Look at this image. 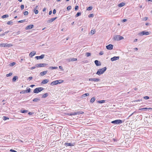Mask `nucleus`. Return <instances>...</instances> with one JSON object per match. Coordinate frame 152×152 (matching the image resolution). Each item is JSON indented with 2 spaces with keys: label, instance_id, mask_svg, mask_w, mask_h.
Here are the masks:
<instances>
[{
  "label": "nucleus",
  "instance_id": "603ef678",
  "mask_svg": "<svg viewBox=\"0 0 152 152\" xmlns=\"http://www.w3.org/2000/svg\"><path fill=\"white\" fill-rule=\"evenodd\" d=\"M10 151L12 152H17L16 151H15V150H13V149H10Z\"/></svg>",
  "mask_w": 152,
  "mask_h": 152
},
{
  "label": "nucleus",
  "instance_id": "aec40b11",
  "mask_svg": "<svg viewBox=\"0 0 152 152\" xmlns=\"http://www.w3.org/2000/svg\"><path fill=\"white\" fill-rule=\"evenodd\" d=\"M48 81L49 80L48 79H45L41 83L43 84H46L47 83Z\"/></svg>",
  "mask_w": 152,
  "mask_h": 152
},
{
  "label": "nucleus",
  "instance_id": "c756f323",
  "mask_svg": "<svg viewBox=\"0 0 152 152\" xmlns=\"http://www.w3.org/2000/svg\"><path fill=\"white\" fill-rule=\"evenodd\" d=\"M58 68L57 67L50 66L49 67V69H56Z\"/></svg>",
  "mask_w": 152,
  "mask_h": 152
},
{
  "label": "nucleus",
  "instance_id": "69168bd1",
  "mask_svg": "<svg viewBox=\"0 0 152 152\" xmlns=\"http://www.w3.org/2000/svg\"><path fill=\"white\" fill-rule=\"evenodd\" d=\"M59 68L60 69H63L62 67L61 66H59Z\"/></svg>",
  "mask_w": 152,
  "mask_h": 152
},
{
  "label": "nucleus",
  "instance_id": "052dcab7",
  "mask_svg": "<svg viewBox=\"0 0 152 152\" xmlns=\"http://www.w3.org/2000/svg\"><path fill=\"white\" fill-rule=\"evenodd\" d=\"M52 13V11H50L49 13V15H50Z\"/></svg>",
  "mask_w": 152,
  "mask_h": 152
},
{
  "label": "nucleus",
  "instance_id": "9d476101",
  "mask_svg": "<svg viewBox=\"0 0 152 152\" xmlns=\"http://www.w3.org/2000/svg\"><path fill=\"white\" fill-rule=\"evenodd\" d=\"M100 80V79L99 78H90L89 79V81H92L95 82H98Z\"/></svg>",
  "mask_w": 152,
  "mask_h": 152
},
{
  "label": "nucleus",
  "instance_id": "20e7f679",
  "mask_svg": "<svg viewBox=\"0 0 152 152\" xmlns=\"http://www.w3.org/2000/svg\"><path fill=\"white\" fill-rule=\"evenodd\" d=\"M122 121L121 120H116L111 122L112 124H120L122 123Z\"/></svg>",
  "mask_w": 152,
  "mask_h": 152
},
{
  "label": "nucleus",
  "instance_id": "4be33fe9",
  "mask_svg": "<svg viewBox=\"0 0 152 152\" xmlns=\"http://www.w3.org/2000/svg\"><path fill=\"white\" fill-rule=\"evenodd\" d=\"M64 145L66 146H72L73 145V144L68 142H65L64 144Z\"/></svg>",
  "mask_w": 152,
  "mask_h": 152
},
{
  "label": "nucleus",
  "instance_id": "dca6fc26",
  "mask_svg": "<svg viewBox=\"0 0 152 152\" xmlns=\"http://www.w3.org/2000/svg\"><path fill=\"white\" fill-rule=\"evenodd\" d=\"M94 63L96 66H100L101 65L100 62L97 60L95 61Z\"/></svg>",
  "mask_w": 152,
  "mask_h": 152
},
{
  "label": "nucleus",
  "instance_id": "58836bf2",
  "mask_svg": "<svg viewBox=\"0 0 152 152\" xmlns=\"http://www.w3.org/2000/svg\"><path fill=\"white\" fill-rule=\"evenodd\" d=\"M72 7L71 6H69L67 7V10H69L71 9Z\"/></svg>",
  "mask_w": 152,
  "mask_h": 152
},
{
  "label": "nucleus",
  "instance_id": "a18cd8bd",
  "mask_svg": "<svg viewBox=\"0 0 152 152\" xmlns=\"http://www.w3.org/2000/svg\"><path fill=\"white\" fill-rule=\"evenodd\" d=\"M34 12L35 14H37L38 13V11L37 10L34 9Z\"/></svg>",
  "mask_w": 152,
  "mask_h": 152
},
{
  "label": "nucleus",
  "instance_id": "4d7b16f0",
  "mask_svg": "<svg viewBox=\"0 0 152 152\" xmlns=\"http://www.w3.org/2000/svg\"><path fill=\"white\" fill-rule=\"evenodd\" d=\"M36 66H33V67H31V70H33V69H35V68H36Z\"/></svg>",
  "mask_w": 152,
  "mask_h": 152
},
{
  "label": "nucleus",
  "instance_id": "a19ab883",
  "mask_svg": "<svg viewBox=\"0 0 152 152\" xmlns=\"http://www.w3.org/2000/svg\"><path fill=\"white\" fill-rule=\"evenodd\" d=\"M12 21H8L7 22V24L8 25H10V24H12Z\"/></svg>",
  "mask_w": 152,
  "mask_h": 152
},
{
  "label": "nucleus",
  "instance_id": "680f3d73",
  "mask_svg": "<svg viewBox=\"0 0 152 152\" xmlns=\"http://www.w3.org/2000/svg\"><path fill=\"white\" fill-rule=\"evenodd\" d=\"M127 21L126 19H124L123 20V22H125Z\"/></svg>",
  "mask_w": 152,
  "mask_h": 152
},
{
  "label": "nucleus",
  "instance_id": "13d9d810",
  "mask_svg": "<svg viewBox=\"0 0 152 152\" xmlns=\"http://www.w3.org/2000/svg\"><path fill=\"white\" fill-rule=\"evenodd\" d=\"M32 78H33L32 77H30L28 78V80H32Z\"/></svg>",
  "mask_w": 152,
  "mask_h": 152
},
{
  "label": "nucleus",
  "instance_id": "79ce46f5",
  "mask_svg": "<svg viewBox=\"0 0 152 152\" xmlns=\"http://www.w3.org/2000/svg\"><path fill=\"white\" fill-rule=\"evenodd\" d=\"M25 20H26L25 19V20L19 21H18V23H23V22H25Z\"/></svg>",
  "mask_w": 152,
  "mask_h": 152
},
{
  "label": "nucleus",
  "instance_id": "c03bdc74",
  "mask_svg": "<svg viewBox=\"0 0 152 152\" xmlns=\"http://www.w3.org/2000/svg\"><path fill=\"white\" fill-rule=\"evenodd\" d=\"M143 98L145 99H149V97L148 96H146L144 97Z\"/></svg>",
  "mask_w": 152,
  "mask_h": 152
},
{
  "label": "nucleus",
  "instance_id": "9b49d317",
  "mask_svg": "<svg viewBox=\"0 0 152 152\" xmlns=\"http://www.w3.org/2000/svg\"><path fill=\"white\" fill-rule=\"evenodd\" d=\"M119 56H114L111 58V61H114L118 60L119 59Z\"/></svg>",
  "mask_w": 152,
  "mask_h": 152
},
{
  "label": "nucleus",
  "instance_id": "6ab92c4d",
  "mask_svg": "<svg viewBox=\"0 0 152 152\" xmlns=\"http://www.w3.org/2000/svg\"><path fill=\"white\" fill-rule=\"evenodd\" d=\"M80 114H82V113H80L79 112H75L72 113V115H79Z\"/></svg>",
  "mask_w": 152,
  "mask_h": 152
},
{
  "label": "nucleus",
  "instance_id": "7c9ffc66",
  "mask_svg": "<svg viewBox=\"0 0 152 152\" xmlns=\"http://www.w3.org/2000/svg\"><path fill=\"white\" fill-rule=\"evenodd\" d=\"M105 102V100H99L98 101V102L99 103H104Z\"/></svg>",
  "mask_w": 152,
  "mask_h": 152
},
{
  "label": "nucleus",
  "instance_id": "0e129e2a",
  "mask_svg": "<svg viewBox=\"0 0 152 152\" xmlns=\"http://www.w3.org/2000/svg\"><path fill=\"white\" fill-rule=\"evenodd\" d=\"M34 86H35V85H31L30 86L32 88L33 87H34Z\"/></svg>",
  "mask_w": 152,
  "mask_h": 152
},
{
  "label": "nucleus",
  "instance_id": "338daca9",
  "mask_svg": "<svg viewBox=\"0 0 152 152\" xmlns=\"http://www.w3.org/2000/svg\"><path fill=\"white\" fill-rule=\"evenodd\" d=\"M28 114L29 115H31L32 114V113L31 112H29V113H28Z\"/></svg>",
  "mask_w": 152,
  "mask_h": 152
},
{
  "label": "nucleus",
  "instance_id": "09e8293b",
  "mask_svg": "<svg viewBox=\"0 0 152 152\" xmlns=\"http://www.w3.org/2000/svg\"><path fill=\"white\" fill-rule=\"evenodd\" d=\"M9 32V31H6L5 32H4V33H3V34H2L1 35H2V36H4V35H5V34H6L7 33H8V32Z\"/></svg>",
  "mask_w": 152,
  "mask_h": 152
},
{
  "label": "nucleus",
  "instance_id": "37998d69",
  "mask_svg": "<svg viewBox=\"0 0 152 152\" xmlns=\"http://www.w3.org/2000/svg\"><path fill=\"white\" fill-rule=\"evenodd\" d=\"M12 75V73H9L8 74H7L6 75V76H7V77H8L11 76V75Z\"/></svg>",
  "mask_w": 152,
  "mask_h": 152
},
{
  "label": "nucleus",
  "instance_id": "ea45409f",
  "mask_svg": "<svg viewBox=\"0 0 152 152\" xmlns=\"http://www.w3.org/2000/svg\"><path fill=\"white\" fill-rule=\"evenodd\" d=\"M95 31L94 30H91V34L92 35L94 34L95 33Z\"/></svg>",
  "mask_w": 152,
  "mask_h": 152
},
{
  "label": "nucleus",
  "instance_id": "bb28decb",
  "mask_svg": "<svg viewBox=\"0 0 152 152\" xmlns=\"http://www.w3.org/2000/svg\"><path fill=\"white\" fill-rule=\"evenodd\" d=\"M95 100V98L94 97H93L91 99L90 102L91 103H93L94 102Z\"/></svg>",
  "mask_w": 152,
  "mask_h": 152
},
{
  "label": "nucleus",
  "instance_id": "6e6552de",
  "mask_svg": "<svg viewBox=\"0 0 152 152\" xmlns=\"http://www.w3.org/2000/svg\"><path fill=\"white\" fill-rule=\"evenodd\" d=\"M47 65V64H46L42 63V64H37L35 65V66L37 67H44V66H45Z\"/></svg>",
  "mask_w": 152,
  "mask_h": 152
},
{
  "label": "nucleus",
  "instance_id": "cd10ccee",
  "mask_svg": "<svg viewBox=\"0 0 152 152\" xmlns=\"http://www.w3.org/2000/svg\"><path fill=\"white\" fill-rule=\"evenodd\" d=\"M48 95V93H46L43 94L42 96V98H45Z\"/></svg>",
  "mask_w": 152,
  "mask_h": 152
},
{
  "label": "nucleus",
  "instance_id": "6e6d98bb",
  "mask_svg": "<svg viewBox=\"0 0 152 152\" xmlns=\"http://www.w3.org/2000/svg\"><path fill=\"white\" fill-rule=\"evenodd\" d=\"M56 10L55 9H54L53 11V14H55L56 13Z\"/></svg>",
  "mask_w": 152,
  "mask_h": 152
},
{
  "label": "nucleus",
  "instance_id": "72a5a7b5",
  "mask_svg": "<svg viewBox=\"0 0 152 152\" xmlns=\"http://www.w3.org/2000/svg\"><path fill=\"white\" fill-rule=\"evenodd\" d=\"M91 53H86V56L87 57H88L90 56H91Z\"/></svg>",
  "mask_w": 152,
  "mask_h": 152
},
{
  "label": "nucleus",
  "instance_id": "ddd939ff",
  "mask_svg": "<svg viewBox=\"0 0 152 152\" xmlns=\"http://www.w3.org/2000/svg\"><path fill=\"white\" fill-rule=\"evenodd\" d=\"M34 27V26L33 25H30L26 27V30H28L33 28Z\"/></svg>",
  "mask_w": 152,
  "mask_h": 152
},
{
  "label": "nucleus",
  "instance_id": "49530a36",
  "mask_svg": "<svg viewBox=\"0 0 152 152\" xmlns=\"http://www.w3.org/2000/svg\"><path fill=\"white\" fill-rule=\"evenodd\" d=\"M28 12L27 11H25L24 13V14L25 15H28Z\"/></svg>",
  "mask_w": 152,
  "mask_h": 152
},
{
  "label": "nucleus",
  "instance_id": "c85d7f7f",
  "mask_svg": "<svg viewBox=\"0 0 152 152\" xmlns=\"http://www.w3.org/2000/svg\"><path fill=\"white\" fill-rule=\"evenodd\" d=\"M18 79V77L17 76H14L13 77L12 79V81L13 82H15L16 79Z\"/></svg>",
  "mask_w": 152,
  "mask_h": 152
},
{
  "label": "nucleus",
  "instance_id": "a211bd4d",
  "mask_svg": "<svg viewBox=\"0 0 152 152\" xmlns=\"http://www.w3.org/2000/svg\"><path fill=\"white\" fill-rule=\"evenodd\" d=\"M67 60L69 61H75L77 60V58H69V59H68Z\"/></svg>",
  "mask_w": 152,
  "mask_h": 152
},
{
  "label": "nucleus",
  "instance_id": "bf43d9fd",
  "mask_svg": "<svg viewBox=\"0 0 152 152\" xmlns=\"http://www.w3.org/2000/svg\"><path fill=\"white\" fill-rule=\"evenodd\" d=\"M124 39V37H123L120 36V40Z\"/></svg>",
  "mask_w": 152,
  "mask_h": 152
},
{
  "label": "nucleus",
  "instance_id": "4468645a",
  "mask_svg": "<svg viewBox=\"0 0 152 152\" xmlns=\"http://www.w3.org/2000/svg\"><path fill=\"white\" fill-rule=\"evenodd\" d=\"M57 18V17L52 18H51V19H49V20H48L47 21V22L48 23H51V22H53Z\"/></svg>",
  "mask_w": 152,
  "mask_h": 152
},
{
  "label": "nucleus",
  "instance_id": "2eb2a0df",
  "mask_svg": "<svg viewBox=\"0 0 152 152\" xmlns=\"http://www.w3.org/2000/svg\"><path fill=\"white\" fill-rule=\"evenodd\" d=\"M120 36L119 35H116L114 37L113 39L114 40L119 41L120 40Z\"/></svg>",
  "mask_w": 152,
  "mask_h": 152
},
{
  "label": "nucleus",
  "instance_id": "f704fd0d",
  "mask_svg": "<svg viewBox=\"0 0 152 152\" xmlns=\"http://www.w3.org/2000/svg\"><path fill=\"white\" fill-rule=\"evenodd\" d=\"M28 112L27 110H21V112L23 113H27Z\"/></svg>",
  "mask_w": 152,
  "mask_h": 152
},
{
  "label": "nucleus",
  "instance_id": "8fccbe9b",
  "mask_svg": "<svg viewBox=\"0 0 152 152\" xmlns=\"http://www.w3.org/2000/svg\"><path fill=\"white\" fill-rule=\"evenodd\" d=\"M20 8H21V10H23L24 8V5L23 4L21 5L20 6Z\"/></svg>",
  "mask_w": 152,
  "mask_h": 152
},
{
  "label": "nucleus",
  "instance_id": "4c0bfd02",
  "mask_svg": "<svg viewBox=\"0 0 152 152\" xmlns=\"http://www.w3.org/2000/svg\"><path fill=\"white\" fill-rule=\"evenodd\" d=\"M9 119V118L7 117H6V116H4L3 117V119L5 121V120H6L7 119Z\"/></svg>",
  "mask_w": 152,
  "mask_h": 152
},
{
  "label": "nucleus",
  "instance_id": "5fc2aeb1",
  "mask_svg": "<svg viewBox=\"0 0 152 152\" xmlns=\"http://www.w3.org/2000/svg\"><path fill=\"white\" fill-rule=\"evenodd\" d=\"M78 8H79V7L78 6H76L75 7V10H77L78 9Z\"/></svg>",
  "mask_w": 152,
  "mask_h": 152
},
{
  "label": "nucleus",
  "instance_id": "b1692460",
  "mask_svg": "<svg viewBox=\"0 0 152 152\" xmlns=\"http://www.w3.org/2000/svg\"><path fill=\"white\" fill-rule=\"evenodd\" d=\"M40 99L38 98H36L33 99V101L34 102H37L38 101H40Z\"/></svg>",
  "mask_w": 152,
  "mask_h": 152
},
{
  "label": "nucleus",
  "instance_id": "5701e85b",
  "mask_svg": "<svg viewBox=\"0 0 152 152\" xmlns=\"http://www.w3.org/2000/svg\"><path fill=\"white\" fill-rule=\"evenodd\" d=\"M125 5V3L123 2H121V3L118 4V6L119 7H122Z\"/></svg>",
  "mask_w": 152,
  "mask_h": 152
},
{
  "label": "nucleus",
  "instance_id": "7ed1b4c3",
  "mask_svg": "<svg viewBox=\"0 0 152 152\" xmlns=\"http://www.w3.org/2000/svg\"><path fill=\"white\" fill-rule=\"evenodd\" d=\"M44 90V88L42 87H39L35 89L34 91V93L37 94Z\"/></svg>",
  "mask_w": 152,
  "mask_h": 152
},
{
  "label": "nucleus",
  "instance_id": "de8ad7c7",
  "mask_svg": "<svg viewBox=\"0 0 152 152\" xmlns=\"http://www.w3.org/2000/svg\"><path fill=\"white\" fill-rule=\"evenodd\" d=\"M94 14H90L89 15H88V17L90 18V17H94Z\"/></svg>",
  "mask_w": 152,
  "mask_h": 152
},
{
  "label": "nucleus",
  "instance_id": "473e14b6",
  "mask_svg": "<svg viewBox=\"0 0 152 152\" xmlns=\"http://www.w3.org/2000/svg\"><path fill=\"white\" fill-rule=\"evenodd\" d=\"M9 17V15H5L3 16H2L1 18H8Z\"/></svg>",
  "mask_w": 152,
  "mask_h": 152
},
{
  "label": "nucleus",
  "instance_id": "864d4df0",
  "mask_svg": "<svg viewBox=\"0 0 152 152\" xmlns=\"http://www.w3.org/2000/svg\"><path fill=\"white\" fill-rule=\"evenodd\" d=\"M103 54V52L102 51H101L99 53V55H102Z\"/></svg>",
  "mask_w": 152,
  "mask_h": 152
},
{
  "label": "nucleus",
  "instance_id": "e2e57ef3",
  "mask_svg": "<svg viewBox=\"0 0 152 152\" xmlns=\"http://www.w3.org/2000/svg\"><path fill=\"white\" fill-rule=\"evenodd\" d=\"M68 115H70V116H72V113H68Z\"/></svg>",
  "mask_w": 152,
  "mask_h": 152
},
{
  "label": "nucleus",
  "instance_id": "412c9836",
  "mask_svg": "<svg viewBox=\"0 0 152 152\" xmlns=\"http://www.w3.org/2000/svg\"><path fill=\"white\" fill-rule=\"evenodd\" d=\"M48 72V71H45L40 73V75L41 76H44Z\"/></svg>",
  "mask_w": 152,
  "mask_h": 152
},
{
  "label": "nucleus",
  "instance_id": "f8f14e48",
  "mask_svg": "<svg viewBox=\"0 0 152 152\" xmlns=\"http://www.w3.org/2000/svg\"><path fill=\"white\" fill-rule=\"evenodd\" d=\"M45 56V55L42 54L40 56H37L35 57V58L37 60L39 59H42Z\"/></svg>",
  "mask_w": 152,
  "mask_h": 152
},
{
  "label": "nucleus",
  "instance_id": "774afa93",
  "mask_svg": "<svg viewBox=\"0 0 152 152\" xmlns=\"http://www.w3.org/2000/svg\"><path fill=\"white\" fill-rule=\"evenodd\" d=\"M137 39H135L134 40V42H136L137 41Z\"/></svg>",
  "mask_w": 152,
  "mask_h": 152
},
{
  "label": "nucleus",
  "instance_id": "c9c22d12",
  "mask_svg": "<svg viewBox=\"0 0 152 152\" xmlns=\"http://www.w3.org/2000/svg\"><path fill=\"white\" fill-rule=\"evenodd\" d=\"M16 64V63L15 62H13L12 63H11L10 64V66H13L15 65Z\"/></svg>",
  "mask_w": 152,
  "mask_h": 152
},
{
  "label": "nucleus",
  "instance_id": "3c124183",
  "mask_svg": "<svg viewBox=\"0 0 152 152\" xmlns=\"http://www.w3.org/2000/svg\"><path fill=\"white\" fill-rule=\"evenodd\" d=\"M148 19V17H145L143 18V20L146 21Z\"/></svg>",
  "mask_w": 152,
  "mask_h": 152
},
{
  "label": "nucleus",
  "instance_id": "1a4fd4ad",
  "mask_svg": "<svg viewBox=\"0 0 152 152\" xmlns=\"http://www.w3.org/2000/svg\"><path fill=\"white\" fill-rule=\"evenodd\" d=\"M113 45L112 44H109L106 46V48L109 50H111L113 49Z\"/></svg>",
  "mask_w": 152,
  "mask_h": 152
},
{
  "label": "nucleus",
  "instance_id": "393cba45",
  "mask_svg": "<svg viewBox=\"0 0 152 152\" xmlns=\"http://www.w3.org/2000/svg\"><path fill=\"white\" fill-rule=\"evenodd\" d=\"M151 109H152V108H147V107H145V108L140 109L139 110H151Z\"/></svg>",
  "mask_w": 152,
  "mask_h": 152
},
{
  "label": "nucleus",
  "instance_id": "f03ea898",
  "mask_svg": "<svg viewBox=\"0 0 152 152\" xmlns=\"http://www.w3.org/2000/svg\"><path fill=\"white\" fill-rule=\"evenodd\" d=\"M63 82V80H57L55 81H53L51 82L50 83V85H55L58 84L59 83H62Z\"/></svg>",
  "mask_w": 152,
  "mask_h": 152
},
{
  "label": "nucleus",
  "instance_id": "423d86ee",
  "mask_svg": "<svg viewBox=\"0 0 152 152\" xmlns=\"http://www.w3.org/2000/svg\"><path fill=\"white\" fill-rule=\"evenodd\" d=\"M31 91L30 88H27V90H23L20 92V94H25L30 92Z\"/></svg>",
  "mask_w": 152,
  "mask_h": 152
},
{
  "label": "nucleus",
  "instance_id": "a878e982",
  "mask_svg": "<svg viewBox=\"0 0 152 152\" xmlns=\"http://www.w3.org/2000/svg\"><path fill=\"white\" fill-rule=\"evenodd\" d=\"M89 94L88 93L85 94L82 96V98H85L87 96H88L89 95Z\"/></svg>",
  "mask_w": 152,
  "mask_h": 152
},
{
  "label": "nucleus",
  "instance_id": "f257e3e1",
  "mask_svg": "<svg viewBox=\"0 0 152 152\" xmlns=\"http://www.w3.org/2000/svg\"><path fill=\"white\" fill-rule=\"evenodd\" d=\"M107 68L106 67L102 68L101 69H99L97 72L96 73V74L98 75H100L103 74L105 71L106 70Z\"/></svg>",
  "mask_w": 152,
  "mask_h": 152
},
{
  "label": "nucleus",
  "instance_id": "f3484780",
  "mask_svg": "<svg viewBox=\"0 0 152 152\" xmlns=\"http://www.w3.org/2000/svg\"><path fill=\"white\" fill-rule=\"evenodd\" d=\"M36 53V52L35 51H33L32 52H31L29 54V56L31 57H32L34 56Z\"/></svg>",
  "mask_w": 152,
  "mask_h": 152
},
{
  "label": "nucleus",
  "instance_id": "2f4dec72",
  "mask_svg": "<svg viewBox=\"0 0 152 152\" xmlns=\"http://www.w3.org/2000/svg\"><path fill=\"white\" fill-rule=\"evenodd\" d=\"M81 15V12H78L77 13L76 15H75V17H78L79 16H80Z\"/></svg>",
  "mask_w": 152,
  "mask_h": 152
},
{
  "label": "nucleus",
  "instance_id": "0eeeda50",
  "mask_svg": "<svg viewBox=\"0 0 152 152\" xmlns=\"http://www.w3.org/2000/svg\"><path fill=\"white\" fill-rule=\"evenodd\" d=\"M149 34L148 31H142L139 33V35L140 36H142L144 35H148Z\"/></svg>",
  "mask_w": 152,
  "mask_h": 152
},
{
  "label": "nucleus",
  "instance_id": "e433bc0d",
  "mask_svg": "<svg viewBox=\"0 0 152 152\" xmlns=\"http://www.w3.org/2000/svg\"><path fill=\"white\" fill-rule=\"evenodd\" d=\"M93 8V7L92 6H90L87 8V10H91Z\"/></svg>",
  "mask_w": 152,
  "mask_h": 152
},
{
  "label": "nucleus",
  "instance_id": "39448f33",
  "mask_svg": "<svg viewBox=\"0 0 152 152\" xmlns=\"http://www.w3.org/2000/svg\"><path fill=\"white\" fill-rule=\"evenodd\" d=\"M12 46V45L11 44L1 43L0 44V46L2 47H11Z\"/></svg>",
  "mask_w": 152,
  "mask_h": 152
}]
</instances>
